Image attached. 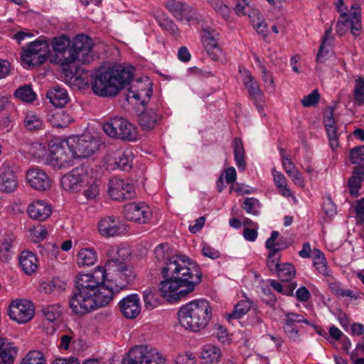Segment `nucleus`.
I'll return each mask as SVG.
<instances>
[{"label":"nucleus","instance_id":"obj_1","mask_svg":"<svg viewBox=\"0 0 364 364\" xmlns=\"http://www.w3.org/2000/svg\"><path fill=\"white\" fill-rule=\"evenodd\" d=\"M135 277L131 267L118 257L107 259L105 267L92 274H80L69 306L76 314H86L108 305L114 293L125 288Z\"/></svg>","mask_w":364,"mask_h":364},{"label":"nucleus","instance_id":"obj_2","mask_svg":"<svg viewBox=\"0 0 364 364\" xmlns=\"http://www.w3.org/2000/svg\"><path fill=\"white\" fill-rule=\"evenodd\" d=\"M155 258L164 262L161 270L164 280L160 283L161 295L170 303L185 298L201 282L199 266L185 255H173L167 243L159 245L154 250Z\"/></svg>","mask_w":364,"mask_h":364},{"label":"nucleus","instance_id":"obj_3","mask_svg":"<svg viewBox=\"0 0 364 364\" xmlns=\"http://www.w3.org/2000/svg\"><path fill=\"white\" fill-rule=\"evenodd\" d=\"M134 68L115 65L97 69L91 79V88L94 94L102 97H112L129 85L134 77Z\"/></svg>","mask_w":364,"mask_h":364},{"label":"nucleus","instance_id":"obj_4","mask_svg":"<svg viewBox=\"0 0 364 364\" xmlns=\"http://www.w3.org/2000/svg\"><path fill=\"white\" fill-rule=\"evenodd\" d=\"M212 318V309L205 299L193 300L181 307L178 312L181 326L193 332L205 328Z\"/></svg>","mask_w":364,"mask_h":364},{"label":"nucleus","instance_id":"obj_5","mask_svg":"<svg viewBox=\"0 0 364 364\" xmlns=\"http://www.w3.org/2000/svg\"><path fill=\"white\" fill-rule=\"evenodd\" d=\"M105 132L110 137L123 141H135L139 139L137 128L128 120L116 117L103 124Z\"/></svg>","mask_w":364,"mask_h":364},{"label":"nucleus","instance_id":"obj_6","mask_svg":"<svg viewBox=\"0 0 364 364\" xmlns=\"http://www.w3.org/2000/svg\"><path fill=\"white\" fill-rule=\"evenodd\" d=\"M74 158L69 140L57 139L49 145L46 160L48 164L54 168L60 169L71 166Z\"/></svg>","mask_w":364,"mask_h":364},{"label":"nucleus","instance_id":"obj_7","mask_svg":"<svg viewBox=\"0 0 364 364\" xmlns=\"http://www.w3.org/2000/svg\"><path fill=\"white\" fill-rule=\"evenodd\" d=\"M124 364H166L165 358L156 348L144 345L133 347L124 359Z\"/></svg>","mask_w":364,"mask_h":364},{"label":"nucleus","instance_id":"obj_8","mask_svg":"<svg viewBox=\"0 0 364 364\" xmlns=\"http://www.w3.org/2000/svg\"><path fill=\"white\" fill-rule=\"evenodd\" d=\"M50 55V46L47 41L37 39L29 43L21 51V60L28 66L38 67L43 64Z\"/></svg>","mask_w":364,"mask_h":364},{"label":"nucleus","instance_id":"obj_9","mask_svg":"<svg viewBox=\"0 0 364 364\" xmlns=\"http://www.w3.org/2000/svg\"><path fill=\"white\" fill-rule=\"evenodd\" d=\"M92 169L87 165L77 166L64 175L61 179V185L65 191L78 192L88 181Z\"/></svg>","mask_w":364,"mask_h":364},{"label":"nucleus","instance_id":"obj_10","mask_svg":"<svg viewBox=\"0 0 364 364\" xmlns=\"http://www.w3.org/2000/svg\"><path fill=\"white\" fill-rule=\"evenodd\" d=\"M163 102L158 100L152 102L141 112L138 117V122L141 129L149 132L159 126L163 119Z\"/></svg>","mask_w":364,"mask_h":364},{"label":"nucleus","instance_id":"obj_11","mask_svg":"<svg viewBox=\"0 0 364 364\" xmlns=\"http://www.w3.org/2000/svg\"><path fill=\"white\" fill-rule=\"evenodd\" d=\"M75 158L89 157L99 148V141L92 135L83 134L69 139Z\"/></svg>","mask_w":364,"mask_h":364},{"label":"nucleus","instance_id":"obj_12","mask_svg":"<svg viewBox=\"0 0 364 364\" xmlns=\"http://www.w3.org/2000/svg\"><path fill=\"white\" fill-rule=\"evenodd\" d=\"M166 9L178 21L198 23L200 21L198 11L192 6L177 0H168L164 4Z\"/></svg>","mask_w":364,"mask_h":364},{"label":"nucleus","instance_id":"obj_13","mask_svg":"<svg viewBox=\"0 0 364 364\" xmlns=\"http://www.w3.org/2000/svg\"><path fill=\"white\" fill-rule=\"evenodd\" d=\"M108 194L114 200L132 199L135 196L134 186L118 177H112L108 183Z\"/></svg>","mask_w":364,"mask_h":364},{"label":"nucleus","instance_id":"obj_14","mask_svg":"<svg viewBox=\"0 0 364 364\" xmlns=\"http://www.w3.org/2000/svg\"><path fill=\"white\" fill-rule=\"evenodd\" d=\"M8 314L11 320L18 323H26L34 316L33 305L28 300L14 301L9 306Z\"/></svg>","mask_w":364,"mask_h":364},{"label":"nucleus","instance_id":"obj_15","mask_svg":"<svg viewBox=\"0 0 364 364\" xmlns=\"http://www.w3.org/2000/svg\"><path fill=\"white\" fill-rule=\"evenodd\" d=\"M51 46L55 53L58 63L62 65H68L75 62L71 48V41L65 35L55 37L51 41Z\"/></svg>","mask_w":364,"mask_h":364},{"label":"nucleus","instance_id":"obj_16","mask_svg":"<svg viewBox=\"0 0 364 364\" xmlns=\"http://www.w3.org/2000/svg\"><path fill=\"white\" fill-rule=\"evenodd\" d=\"M124 215L127 220L134 223L145 224L151 218V208L144 203H130L124 205Z\"/></svg>","mask_w":364,"mask_h":364},{"label":"nucleus","instance_id":"obj_17","mask_svg":"<svg viewBox=\"0 0 364 364\" xmlns=\"http://www.w3.org/2000/svg\"><path fill=\"white\" fill-rule=\"evenodd\" d=\"M73 57H75V62L80 61L82 63H89L92 57L90 55L92 50L91 38L85 34H80L75 36L73 41H71Z\"/></svg>","mask_w":364,"mask_h":364},{"label":"nucleus","instance_id":"obj_18","mask_svg":"<svg viewBox=\"0 0 364 364\" xmlns=\"http://www.w3.org/2000/svg\"><path fill=\"white\" fill-rule=\"evenodd\" d=\"M128 226L118 218L114 216L105 217L98 223V231L103 237H110L119 236L128 231Z\"/></svg>","mask_w":364,"mask_h":364},{"label":"nucleus","instance_id":"obj_19","mask_svg":"<svg viewBox=\"0 0 364 364\" xmlns=\"http://www.w3.org/2000/svg\"><path fill=\"white\" fill-rule=\"evenodd\" d=\"M301 323L311 325V322L301 314L292 312L285 314L282 328L289 338L294 341H299V325Z\"/></svg>","mask_w":364,"mask_h":364},{"label":"nucleus","instance_id":"obj_20","mask_svg":"<svg viewBox=\"0 0 364 364\" xmlns=\"http://www.w3.org/2000/svg\"><path fill=\"white\" fill-rule=\"evenodd\" d=\"M26 179L30 186L40 191H46L51 186V181L48 174L39 168H31L26 173Z\"/></svg>","mask_w":364,"mask_h":364},{"label":"nucleus","instance_id":"obj_21","mask_svg":"<svg viewBox=\"0 0 364 364\" xmlns=\"http://www.w3.org/2000/svg\"><path fill=\"white\" fill-rule=\"evenodd\" d=\"M362 28L361 21L356 16L351 18L348 14H341L336 25V32L342 36L350 30L352 35L357 37L360 35Z\"/></svg>","mask_w":364,"mask_h":364},{"label":"nucleus","instance_id":"obj_22","mask_svg":"<svg viewBox=\"0 0 364 364\" xmlns=\"http://www.w3.org/2000/svg\"><path fill=\"white\" fill-rule=\"evenodd\" d=\"M242 76V82L245 85L250 96L255 100V105L259 112L262 110V107L259 103L262 100V92L258 82L255 80L250 72L246 69L240 70Z\"/></svg>","mask_w":364,"mask_h":364},{"label":"nucleus","instance_id":"obj_23","mask_svg":"<svg viewBox=\"0 0 364 364\" xmlns=\"http://www.w3.org/2000/svg\"><path fill=\"white\" fill-rule=\"evenodd\" d=\"M119 305L121 312L127 318H135L141 311L139 297L136 294L123 298L119 301Z\"/></svg>","mask_w":364,"mask_h":364},{"label":"nucleus","instance_id":"obj_24","mask_svg":"<svg viewBox=\"0 0 364 364\" xmlns=\"http://www.w3.org/2000/svg\"><path fill=\"white\" fill-rule=\"evenodd\" d=\"M17 188V178L6 164H3L0 167V191L5 193H12Z\"/></svg>","mask_w":364,"mask_h":364},{"label":"nucleus","instance_id":"obj_25","mask_svg":"<svg viewBox=\"0 0 364 364\" xmlns=\"http://www.w3.org/2000/svg\"><path fill=\"white\" fill-rule=\"evenodd\" d=\"M217 36L218 33L210 28L204 29L202 35L203 44L208 53L214 60L218 59L219 54L221 53V49L218 43Z\"/></svg>","mask_w":364,"mask_h":364},{"label":"nucleus","instance_id":"obj_26","mask_svg":"<svg viewBox=\"0 0 364 364\" xmlns=\"http://www.w3.org/2000/svg\"><path fill=\"white\" fill-rule=\"evenodd\" d=\"M27 213L31 218L43 221L51 215L52 208L48 203L38 200L28 205Z\"/></svg>","mask_w":364,"mask_h":364},{"label":"nucleus","instance_id":"obj_27","mask_svg":"<svg viewBox=\"0 0 364 364\" xmlns=\"http://www.w3.org/2000/svg\"><path fill=\"white\" fill-rule=\"evenodd\" d=\"M46 97L49 102L56 107H63L70 101L66 89L60 85H55L50 88L47 91Z\"/></svg>","mask_w":364,"mask_h":364},{"label":"nucleus","instance_id":"obj_28","mask_svg":"<svg viewBox=\"0 0 364 364\" xmlns=\"http://www.w3.org/2000/svg\"><path fill=\"white\" fill-rule=\"evenodd\" d=\"M18 260L21 269L27 275H31L38 269V257L31 251H23L19 256Z\"/></svg>","mask_w":364,"mask_h":364},{"label":"nucleus","instance_id":"obj_29","mask_svg":"<svg viewBox=\"0 0 364 364\" xmlns=\"http://www.w3.org/2000/svg\"><path fill=\"white\" fill-rule=\"evenodd\" d=\"M363 181H364V164L357 165L353 168V175L348 182L349 192L353 196H358Z\"/></svg>","mask_w":364,"mask_h":364},{"label":"nucleus","instance_id":"obj_30","mask_svg":"<svg viewBox=\"0 0 364 364\" xmlns=\"http://www.w3.org/2000/svg\"><path fill=\"white\" fill-rule=\"evenodd\" d=\"M17 350L5 338H0V362L2 364H13Z\"/></svg>","mask_w":364,"mask_h":364},{"label":"nucleus","instance_id":"obj_31","mask_svg":"<svg viewBox=\"0 0 364 364\" xmlns=\"http://www.w3.org/2000/svg\"><path fill=\"white\" fill-rule=\"evenodd\" d=\"M23 126L28 132H36L43 129V117L34 112H26L24 114Z\"/></svg>","mask_w":364,"mask_h":364},{"label":"nucleus","instance_id":"obj_32","mask_svg":"<svg viewBox=\"0 0 364 364\" xmlns=\"http://www.w3.org/2000/svg\"><path fill=\"white\" fill-rule=\"evenodd\" d=\"M278 237L279 232L274 230L271 232L270 237L265 242V247L271 251V255L274 253L278 254L279 251L287 249L289 246L285 237L278 238Z\"/></svg>","mask_w":364,"mask_h":364},{"label":"nucleus","instance_id":"obj_33","mask_svg":"<svg viewBox=\"0 0 364 364\" xmlns=\"http://www.w3.org/2000/svg\"><path fill=\"white\" fill-rule=\"evenodd\" d=\"M313 253V264L317 271L325 277H330L331 272L328 268L327 261L324 254L318 249L314 248Z\"/></svg>","mask_w":364,"mask_h":364},{"label":"nucleus","instance_id":"obj_34","mask_svg":"<svg viewBox=\"0 0 364 364\" xmlns=\"http://www.w3.org/2000/svg\"><path fill=\"white\" fill-rule=\"evenodd\" d=\"M232 146L236 165L240 170L245 171L246 168L245 151L242 139L238 137L235 138Z\"/></svg>","mask_w":364,"mask_h":364},{"label":"nucleus","instance_id":"obj_35","mask_svg":"<svg viewBox=\"0 0 364 364\" xmlns=\"http://www.w3.org/2000/svg\"><path fill=\"white\" fill-rule=\"evenodd\" d=\"M331 33V28L326 30L325 34L322 38L321 44L319 47L317 55H316V61L318 63H323L327 60L329 56L330 50L326 48V46H331V41L333 38L330 37Z\"/></svg>","mask_w":364,"mask_h":364},{"label":"nucleus","instance_id":"obj_36","mask_svg":"<svg viewBox=\"0 0 364 364\" xmlns=\"http://www.w3.org/2000/svg\"><path fill=\"white\" fill-rule=\"evenodd\" d=\"M156 21L159 26L165 31L171 35L176 36L178 33V28L173 20L169 18L162 12H156L154 14Z\"/></svg>","mask_w":364,"mask_h":364},{"label":"nucleus","instance_id":"obj_37","mask_svg":"<svg viewBox=\"0 0 364 364\" xmlns=\"http://www.w3.org/2000/svg\"><path fill=\"white\" fill-rule=\"evenodd\" d=\"M66 283L58 279L54 278L51 280L43 282L39 285V291L41 293L51 294L55 291H60L65 290L66 287Z\"/></svg>","mask_w":364,"mask_h":364},{"label":"nucleus","instance_id":"obj_38","mask_svg":"<svg viewBox=\"0 0 364 364\" xmlns=\"http://www.w3.org/2000/svg\"><path fill=\"white\" fill-rule=\"evenodd\" d=\"M83 196L87 200L96 198L100 194V181L93 178L92 174L89 176L88 181L85 182Z\"/></svg>","mask_w":364,"mask_h":364},{"label":"nucleus","instance_id":"obj_39","mask_svg":"<svg viewBox=\"0 0 364 364\" xmlns=\"http://www.w3.org/2000/svg\"><path fill=\"white\" fill-rule=\"evenodd\" d=\"M49 122L55 127H65L73 122V117L64 110H58L48 119Z\"/></svg>","mask_w":364,"mask_h":364},{"label":"nucleus","instance_id":"obj_40","mask_svg":"<svg viewBox=\"0 0 364 364\" xmlns=\"http://www.w3.org/2000/svg\"><path fill=\"white\" fill-rule=\"evenodd\" d=\"M97 261V254L92 248H83L77 255V262L80 266L93 265Z\"/></svg>","mask_w":364,"mask_h":364},{"label":"nucleus","instance_id":"obj_41","mask_svg":"<svg viewBox=\"0 0 364 364\" xmlns=\"http://www.w3.org/2000/svg\"><path fill=\"white\" fill-rule=\"evenodd\" d=\"M221 357L220 348L215 346L206 345L201 352V358L205 363H213L219 362Z\"/></svg>","mask_w":364,"mask_h":364},{"label":"nucleus","instance_id":"obj_42","mask_svg":"<svg viewBox=\"0 0 364 364\" xmlns=\"http://www.w3.org/2000/svg\"><path fill=\"white\" fill-rule=\"evenodd\" d=\"M41 312L47 321L54 322L60 316L62 308L59 304L43 305L41 309Z\"/></svg>","mask_w":364,"mask_h":364},{"label":"nucleus","instance_id":"obj_43","mask_svg":"<svg viewBox=\"0 0 364 364\" xmlns=\"http://www.w3.org/2000/svg\"><path fill=\"white\" fill-rule=\"evenodd\" d=\"M251 305L252 302L249 299L238 301L232 313L228 315L227 318L228 320L240 318L250 311Z\"/></svg>","mask_w":364,"mask_h":364},{"label":"nucleus","instance_id":"obj_44","mask_svg":"<svg viewBox=\"0 0 364 364\" xmlns=\"http://www.w3.org/2000/svg\"><path fill=\"white\" fill-rule=\"evenodd\" d=\"M253 18H252L251 14H249V18L251 19V22L254 28L257 31V33L266 38L268 34L267 25L264 21L262 18L258 11H253Z\"/></svg>","mask_w":364,"mask_h":364},{"label":"nucleus","instance_id":"obj_45","mask_svg":"<svg viewBox=\"0 0 364 364\" xmlns=\"http://www.w3.org/2000/svg\"><path fill=\"white\" fill-rule=\"evenodd\" d=\"M276 272L282 281L289 282L295 277L296 269L292 264L284 263L281 264Z\"/></svg>","mask_w":364,"mask_h":364},{"label":"nucleus","instance_id":"obj_46","mask_svg":"<svg viewBox=\"0 0 364 364\" xmlns=\"http://www.w3.org/2000/svg\"><path fill=\"white\" fill-rule=\"evenodd\" d=\"M14 96L26 102H33L36 97V93L31 88V86L28 85L18 87L15 91Z\"/></svg>","mask_w":364,"mask_h":364},{"label":"nucleus","instance_id":"obj_47","mask_svg":"<svg viewBox=\"0 0 364 364\" xmlns=\"http://www.w3.org/2000/svg\"><path fill=\"white\" fill-rule=\"evenodd\" d=\"M328 287L331 291L337 296H347L355 299L358 298V294H355L353 291L350 289H343L342 284L340 282H331L328 283Z\"/></svg>","mask_w":364,"mask_h":364},{"label":"nucleus","instance_id":"obj_48","mask_svg":"<svg viewBox=\"0 0 364 364\" xmlns=\"http://www.w3.org/2000/svg\"><path fill=\"white\" fill-rule=\"evenodd\" d=\"M133 156L131 151H124L118 154L115 159V164L122 170H127L132 167Z\"/></svg>","mask_w":364,"mask_h":364},{"label":"nucleus","instance_id":"obj_49","mask_svg":"<svg viewBox=\"0 0 364 364\" xmlns=\"http://www.w3.org/2000/svg\"><path fill=\"white\" fill-rule=\"evenodd\" d=\"M261 207L259 200L255 198H246L242 205V209L253 215L259 214Z\"/></svg>","mask_w":364,"mask_h":364},{"label":"nucleus","instance_id":"obj_50","mask_svg":"<svg viewBox=\"0 0 364 364\" xmlns=\"http://www.w3.org/2000/svg\"><path fill=\"white\" fill-rule=\"evenodd\" d=\"M21 364H46V358L42 352L31 350L23 358Z\"/></svg>","mask_w":364,"mask_h":364},{"label":"nucleus","instance_id":"obj_51","mask_svg":"<svg viewBox=\"0 0 364 364\" xmlns=\"http://www.w3.org/2000/svg\"><path fill=\"white\" fill-rule=\"evenodd\" d=\"M329 141V146L335 151L339 146L338 135L336 123L324 124Z\"/></svg>","mask_w":364,"mask_h":364},{"label":"nucleus","instance_id":"obj_52","mask_svg":"<svg viewBox=\"0 0 364 364\" xmlns=\"http://www.w3.org/2000/svg\"><path fill=\"white\" fill-rule=\"evenodd\" d=\"M208 4L220 15L223 18L227 20L230 15V10L228 6L223 3L221 0H207Z\"/></svg>","mask_w":364,"mask_h":364},{"label":"nucleus","instance_id":"obj_53","mask_svg":"<svg viewBox=\"0 0 364 364\" xmlns=\"http://www.w3.org/2000/svg\"><path fill=\"white\" fill-rule=\"evenodd\" d=\"M349 159L352 164L360 165L364 161V145L355 146L350 150Z\"/></svg>","mask_w":364,"mask_h":364},{"label":"nucleus","instance_id":"obj_54","mask_svg":"<svg viewBox=\"0 0 364 364\" xmlns=\"http://www.w3.org/2000/svg\"><path fill=\"white\" fill-rule=\"evenodd\" d=\"M320 100V95L318 90H313L309 95L304 96L301 100L304 107H309L316 105Z\"/></svg>","mask_w":364,"mask_h":364},{"label":"nucleus","instance_id":"obj_55","mask_svg":"<svg viewBox=\"0 0 364 364\" xmlns=\"http://www.w3.org/2000/svg\"><path fill=\"white\" fill-rule=\"evenodd\" d=\"M142 93H144L148 98H150L152 95V89L149 87L139 90H134V87L132 86L128 90L127 100L129 98H134L136 100H140Z\"/></svg>","mask_w":364,"mask_h":364},{"label":"nucleus","instance_id":"obj_56","mask_svg":"<svg viewBox=\"0 0 364 364\" xmlns=\"http://www.w3.org/2000/svg\"><path fill=\"white\" fill-rule=\"evenodd\" d=\"M260 68L262 70V77L266 85L267 90L269 92H274L275 86L272 74L266 69L264 65H260Z\"/></svg>","mask_w":364,"mask_h":364},{"label":"nucleus","instance_id":"obj_57","mask_svg":"<svg viewBox=\"0 0 364 364\" xmlns=\"http://www.w3.org/2000/svg\"><path fill=\"white\" fill-rule=\"evenodd\" d=\"M236 5L235 6L234 11L237 16H245L247 14L250 9V3L251 0H235Z\"/></svg>","mask_w":364,"mask_h":364},{"label":"nucleus","instance_id":"obj_58","mask_svg":"<svg viewBox=\"0 0 364 364\" xmlns=\"http://www.w3.org/2000/svg\"><path fill=\"white\" fill-rule=\"evenodd\" d=\"M32 234L33 240L35 242H39L43 240L46 237L48 231L45 226L39 225L33 228Z\"/></svg>","mask_w":364,"mask_h":364},{"label":"nucleus","instance_id":"obj_59","mask_svg":"<svg viewBox=\"0 0 364 364\" xmlns=\"http://www.w3.org/2000/svg\"><path fill=\"white\" fill-rule=\"evenodd\" d=\"M280 257L281 255L277 253L271 255V251H269L267 256V265L271 271L274 270L277 272L278 268H279L281 265V264L279 263Z\"/></svg>","mask_w":364,"mask_h":364},{"label":"nucleus","instance_id":"obj_60","mask_svg":"<svg viewBox=\"0 0 364 364\" xmlns=\"http://www.w3.org/2000/svg\"><path fill=\"white\" fill-rule=\"evenodd\" d=\"M238 195L242 196L245 194H250L254 193V188L243 183H237L234 188L233 186L230 188V192L233 191Z\"/></svg>","mask_w":364,"mask_h":364},{"label":"nucleus","instance_id":"obj_61","mask_svg":"<svg viewBox=\"0 0 364 364\" xmlns=\"http://www.w3.org/2000/svg\"><path fill=\"white\" fill-rule=\"evenodd\" d=\"M203 255L205 257H209L212 259H215L220 257V252L218 250H216L208 245H205L203 246Z\"/></svg>","mask_w":364,"mask_h":364},{"label":"nucleus","instance_id":"obj_62","mask_svg":"<svg viewBox=\"0 0 364 364\" xmlns=\"http://www.w3.org/2000/svg\"><path fill=\"white\" fill-rule=\"evenodd\" d=\"M143 299L146 308L153 309L155 306L154 294L150 290L144 291L143 293Z\"/></svg>","mask_w":364,"mask_h":364},{"label":"nucleus","instance_id":"obj_63","mask_svg":"<svg viewBox=\"0 0 364 364\" xmlns=\"http://www.w3.org/2000/svg\"><path fill=\"white\" fill-rule=\"evenodd\" d=\"M258 228H245L243 230V236L245 239L250 242H254L256 240L258 236L257 232Z\"/></svg>","mask_w":364,"mask_h":364},{"label":"nucleus","instance_id":"obj_64","mask_svg":"<svg viewBox=\"0 0 364 364\" xmlns=\"http://www.w3.org/2000/svg\"><path fill=\"white\" fill-rule=\"evenodd\" d=\"M355 211L358 218L360 220V223L364 221V198L357 201L355 206Z\"/></svg>","mask_w":364,"mask_h":364}]
</instances>
